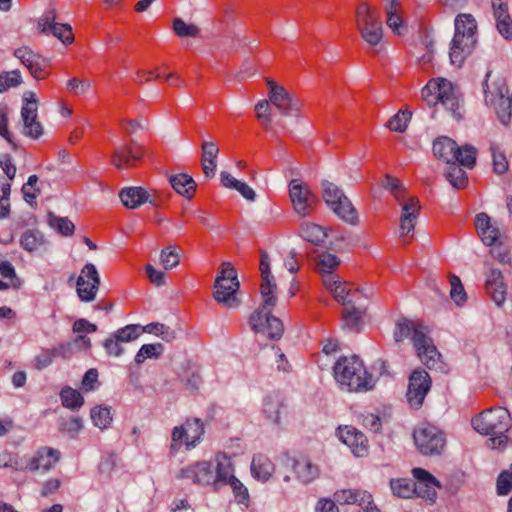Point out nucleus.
<instances>
[{
    "label": "nucleus",
    "mask_w": 512,
    "mask_h": 512,
    "mask_svg": "<svg viewBox=\"0 0 512 512\" xmlns=\"http://www.w3.org/2000/svg\"><path fill=\"white\" fill-rule=\"evenodd\" d=\"M143 156L142 151L133 149L128 145H122L116 148L111 156L112 165L121 170L132 168L136 161H139Z\"/></svg>",
    "instance_id": "24"
},
{
    "label": "nucleus",
    "mask_w": 512,
    "mask_h": 512,
    "mask_svg": "<svg viewBox=\"0 0 512 512\" xmlns=\"http://www.w3.org/2000/svg\"><path fill=\"white\" fill-rule=\"evenodd\" d=\"M431 389L430 375L423 369H416L409 378V386L406 394L410 406L419 408Z\"/></svg>",
    "instance_id": "13"
},
{
    "label": "nucleus",
    "mask_w": 512,
    "mask_h": 512,
    "mask_svg": "<svg viewBox=\"0 0 512 512\" xmlns=\"http://www.w3.org/2000/svg\"><path fill=\"white\" fill-rule=\"evenodd\" d=\"M492 0V7L496 19V27L505 39H512V19L508 14L507 4L502 0Z\"/></svg>",
    "instance_id": "25"
},
{
    "label": "nucleus",
    "mask_w": 512,
    "mask_h": 512,
    "mask_svg": "<svg viewBox=\"0 0 512 512\" xmlns=\"http://www.w3.org/2000/svg\"><path fill=\"white\" fill-rule=\"evenodd\" d=\"M490 151L493 158V170L496 174H504L509 167L506 155L500 150V148L492 143L490 145Z\"/></svg>",
    "instance_id": "52"
},
{
    "label": "nucleus",
    "mask_w": 512,
    "mask_h": 512,
    "mask_svg": "<svg viewBox=\"0 0 512 512\" xmlns=\"http://www.w3.org/2000/svg\"><path fill=\"white\" fill-rule=\"evenodd\" d=\"M220 181L224 187L237 190L246 200H255V191L248 184L234 178L230 173L222 171Z\"/></svg>",
    "instance_id": "34"
},
{
    "label": "nucleus",
    "mask_w": 512,
    "mask_h": 512,
    "mask_svg": "<svg viewBox=\"0 0 512 512\" xmlns=\"http://www.w3.org/2000/svg\"><path fill=\"white\" fill-rule=\"evenodd\" d=\"M511 105L512 100L510 97L501 98L500 101H496L493 104H489V106L494 108L498 119L505 126L509 125L511 121Z\"/></svg>",
    "instance_id": "48"
},
{
    "label": "nucleus",
    "mask_w": 512,
    "mask_h": 512,
    "mask_svg": "<svg viewBox=\"0 0 512 512\" xmlns=\"http://www.w3.org/2000/svg\"><path fill=\"white\" fill-rule=\"evenodd\" d=\"M471 423L478 433L493 436L488 440L492 448H500L507 444L508 437L505 433L511 427V416L507 409L490 408L474 417Z\"/></svg>",
    "instance_id": "6"
},
{
    "label": "nucleus",
    "mask_w": 512,
    "mask_h": 512,
    "mask_svg": "<svg viewBox=\"0 0 512 512\" xmlns=\"http://www.w3.org/2000/svg\"><path fill=\"white\" fill-rule=\"evenodd\" d=\"M262 305L254 311L249 318V325L255 332H261L271 339H280L284 326L282 321L274 316H271V311L277 303V296L272 305L265 304V298H262Z\"/></svg>",
    "instance_id": "10"
},
{
    "label": "nucleus",
    "mask_w": 512,
    "mask_h": 512,
    "mask_svg": "<svg viewBox=\"0 0 512 512\" xmlns=\"http://www.w3.org/2000/svg\"><path fill=\"white\" fill-rule=\"evenodd\" d=\"M50 225L63 236H71L75 226L67 217L50 216Z\"/></svg>",
    "instance_id": "56"
},
{
    "label": "nucleus",
    "mask_w": 512,
    "mask_h": 512,
    "mask_svg": "<svg viewBox=\"0 0 512 512\" xmlns=\"http://www.w3.org/2000/svg\"><path fill=\"white\" fill-rule=\"evenodd\" d=\"M339 439L346 444L353 454L363 457L368 452V440L366 436L352 426H345L338 430Z\"/></svg>",
    "instance_id": "19"
},
{
    "label": "nucleus",
    "mask_w": 512,
    "mask_h": 512,
    "mask_svg": "<svg viewBox=\"0 0 512 512\" xmlns=\"http://www.w3.org/2000/svg\"><path fill=\"white\" fill-rule=\"evenodd\" d=\"M450 286H451V289H450L451 299L457 305H461L462 303H464L467 299V295H466L464 287L461 283V280L458 276H456V275L450 276Z\"/></svg>",
    "instance_id": "55"
},
{
    "label": "nucleus",
    "mask_w": 512,
    "mask_h": 512,
    "mask_svg": "<svg viewBox=\"0 0 512 512\" xmlns=\"http://www.w3.org/2000/svg\"><path fill=\"white\" fill-rule=\"evenodd\" d=\"M38 30L44 34H52L65 45L71 44L74 40L71 26L56 22V11L54 9L47 11L40 17Z\"/></svg>",
    "instance_id": "15"
},
{
    "label": "nucleus",
    "mask_w": 512,
    "mask_h": 512,
    "mask_svg": "<svg viewBox=\"0 0 512 512\" xmlns=\"http://www.w3.org/2000/svg\"><path fill=\"white\" fill-rule=\"evenodd\" d=\"M454 28L449 57L452 65L460 67L476 46L478 27L472 14L460 13L455 17Z\"/></svg>",
    "instance_id": "5"
},
{
    "label": "nucleus",
    "mask_w": 512,
    "mask_h": 512,
    "mask_svg": "<svg viewBox=\"0 0 512 512\" xmlns=\"http://www.w3.org/2000/svg\"><path fill=\"white\" fill-rule=\"evenodd\" d=\"M169 183L171 184L175 192L188 199L192 198L197 187L194 179L190 175L185 173L171 175L169 177Z\"/></svg>",
    "instance_id": "31"
},
{
    "label": "nucleus",
    "mask_w": 512,
    "mask_h": 512,
    "mask_svg": "<svg viewBox=\"0 0 512 512\" xmlns=\"http://www.w3.org/2000/svg\"><path fill=\"white\" fill-rule=\"evenodd\" d=\"M421 206L416 197H410L402 204V213L400 217V236L412 232L418 218Z\"/></svg>",
    "instance_id": "23"
},
{
    "label": "nucleus",
    "mask_w": 512,
    "mask_h": 512,
    "mask_svg": "<svg viewBox=\"0 0 512 512\" xmlns=\"http://www.w3.org/2000/svg\"><path fill=\"white\" fill-rule=\"evenodd\" d=\"M38 100L34 92L24 95V104L21 108L23 121V134L27 137L38 139L43 134L42 124L37 120Z\"/></svg>",
    "instance_id": "12"
},
{
    "label": "nucleus",
    "mask_w": 512,
    "mask_h": 512,
    "mask_svg": "<svg viewBox=\"0 0 512 512\" xmlns=\"http://www.w3.org/2000/svg\"><path fill=\"white\" fill-rule=\"evenodd\" d=\"M476 157L477 149L470 144H465L461 147L458 146V151H456L454 162L460 166L471 169L476 163Z\"/></svg>",
    "instance_id": "37"
},
{
    "label": "nucleus",
    "mask_w": 512,
    "mask_h": 512,
    "mask_svg": "<svg viewBox=\"0 0 512 512\" xmlns=\"http://www.w3.org/2000/svg\"><path fill=\"white\" fill-rule=\"evenodd\" d=\"M186 432V448L191 449L196 446L204 433V426L200 419H187L183 425Z\"/></svg>",
    "instance_id": "36"
},
{
    "label": "nucleus",
    "mask_w": 512,
    "mask_h": 512,
    "mask_svg": "<svg viewBox=\"0 0 512 512\" xmlns=\"http://www.w3.org/2000/svg\"><path fill=\"white\" fill-rule=\"evenodd\" d=\"M413 438L418 450L423 455H440L445 447L443 433L431 425H421L416 428Z\"/></svg>",
    "instance_id": "11"
},
{
    "label": "nucleus",
    "mask_w": 512,
    "mask_h": 512,
    "mask_svg": "<svg viewBox=\"0 0 512 512\" xmlns=\"http://www.w3.org/2000/svg\"><path fill=\"white\" fill-rule=\"evenodd\" d=\"M365 310L361 307L352 306L345 308L342 313L343 328L359 331L361 325V317Z\"/></svg>",
    "instance_id": "39"
},
{
    "label": "nucleus",
    "mask_w": 512,
    "mask_h": 512,
    "mask_svg": "<svg viewBox=\"0 0 512 512\" xmlns=\"http://www.w3.org/2000/svg\"><path fill=\"white\" fill-rule=\"evenodd\" d=\"M274 472L273 463L264 455H255L251 463V473L254 478L266 482Z\"/></svg>",
    "instance_id": "33"
},
{
    "label": "nucleus",
    "mask_w": 512,
    "mask_h": 512,
    "mask_svg": "<svg viewBox=\"0 0 512 512\" xmlns=\"http://www.w3.org/2000/svg\"><path fill=\"white\" fill-rule=\"evenodd\" d=\"M91 419L93 424L100 428L106 429L112 422L110 408L106 406H96L91 410Z\"/></svg>",
    "instance_id": "47"
},
{
    "label": "nucleus",
    "mask_w": 512,
    "mask_h": 512,
    "mask_svg": "<svg viewBox=\"0 0 512 512\" xmlns=\"http://www.w3.org/2000/svg\"><path fill=\"white\" fill-rule=\"evenodd\" d=\"M142 334L141 325L138 324H130L123 328L118 329L114 336L120 341L122 344L131 342L137 339Z\"/></svg>",
    "instance_id": "53"
},
{
    "label": "nucleus",
    "mask_w": 512,
    "mask_h": 512,
    "mask_svg": "<svg viewBox=\"0 0 512 512\" xmlns=\"http://www.w3.org/2000/svg\"><path fill=\"white\" fill-rule=\"evenodd\" d=\"M239 288L236 269L229 262L223 263L214 282V299L226 308H236L241 302L237 294Z\"/></svg>",
    "instance_id": "8"
},
{
    "label": "nucleus",
    "mask_w": 512,
    "mask_h": 512,
    "mask_svg": "<svg viewBox=\"0 0 512 512\" xmlns=\"http://www.w3.org/2000/svg\"><path fill=\"white\" fill-rule=\"evenodd\" d=\"M381 184L384 189L390 191L395 200L399 203L406 195V188L403 186L401 181L398 178L391 176L390 174L384 175Z\"/></svg>",
    "instance_id": "44"
},
{
    "label": "nucleus",
    "mask_w": 512,
    "mask_h": 512,
    "mask_svg": "<svg viewBox=\"0 0 512 512\" xmlns=\"http://www.w3.org/2000/svg\"><path fill=\"white\" fill-rule=\"evenodd\" d=\"M215 473V490H218L221 485H226L234 476V466L231 459L225 453L217 454Z\"/></svg>",
    "instance_id": "27"
},
{
    "label": "nucleus",
    "mask_w": 512,
    "mask_h": 512,
    "mask_svg": "<svg viewBox=\"0 0 512 512\" xmlns=\"http://www.w3.org/2000/svg\"><path fill=\"white\" fill-rule=\"evenodd\" d=\"M411 116L412 113L408 110L399 111L388 120L386 126L391 131L403 133L407 129Z\"/></svg>",
    "instance_id": "49"
},
{
    "label": "nucleus",
    "mask_w": 512,
    "mask_h": 512,
    "mask_svg": "<svg viewBox=\"0 0 512 512\" xmlns=\"http://www.w3.org/2000/svg\"><path fill=\"white\" fill-rule=\"evenodd\" d=\"M378 21H380L379 17L367 3H362L358 6L356 10V24L358 30L363 29V27L371 26Z\"/></svg>",
    "instance_id": "40"
},
{
    "label": "nucleus",
    "mask_w": 512,
    "mask_h": 512,
    "mask_svg": "<svg viewBox=\"0 0 512 512\" xmlns=\"http://www.w3.org/2000/svg\"><path fill=\"white\" fill-rule=\"evenodd\" d=\"M227 484L231 486L235 499L238 503L245 504L249 501L248 490L239 479L232 477Z\"/></svg>",
    "instance_id": "57"
},
{
    "label": "nucleus",
    "mask_w": 512,
    "mask_h": 512,
    "mask_svg": "<svg viewBox=\"0 0 512 512\" xmlns=\"http://www.w3.org/2000/svg\"><path fill=\"white\" fill-rule=\"evenodd\" d=\"M371 494L365 490L342 489L334 493V500L340 505L358 504L363 506L369 501Z\"/></svg>",
    "instance_id": "29"
},
{
    "label": "nucleus",
    "mask_w": 512,
    "mask_h": 512,
    "mask_svg": "<svg viewBox=\"0 0 512 512\" xmlns=\"http://www.w3.org/2000/svg\"><path fill=\"white\" fill-rule=\"evenodd\" d=\"M364 41L370 46L378 45L383 38V27L381 20L371 26L359 30Z\"/></svg>",
    "instance_id": "43"
},
{
    "label": "nucleus",
    "mask_w": 512,
    "mask_h": 512,
    "mask_svg": "<svg viewBox=\"0 0 512 512\" xmlns=\"http://www.w3.org/2000/svg\"><path fill=\"white\" fill-rule=\"evenodd\" d=\"M321 188L326 205L343 221L355 225L358 221L357 211L342 189L328 180L321 182Z\"/></svg>",
    "instance_id": "9"
},
{
    "label": "nucleus",
    "mask_w": 512,
    "mask_h": 512,
    "mask_svg": "<svg viewBox=\"0 0 512 512\" xmlns=\"http://www.w3.org/2000/svg\"><path fill=\"white\" fill-rule=\"evenodd\" d=\"M293 469L296 477L304 484L313 482L320 475L319 467L306 458L296 460Z\"/></svg>",
    "instance_id": "30"
},
{
    "label": "nucleus",
    "mask_w": 512,
    "mask_h": 512,
    "mask_svg": "<svg viewBox=\"0 0 512 512\" xmlns=\"http://www.w3.org/2000/svg\"><path fill=\"white\" fill-rule=\"evenodd\" d=\"M123 344L118 341L114 334H111L103 342V347L106 353L110 356L120 357L124 353Z\"/></svg>",
    "instance_id": "59"
},
{
    "label": "nucleus",
    "mask_w": 512,
    "mask_h": 512,
    "mask_svg": "<svg viewBox=\"0 0 512 512\" xmlns=\"http://www.w3.org/2000/svg\"><path fill=\"white\" fill-rule=\"evenodd\" d=\"M285 406L282 399L277 395L267 396L263 403V414L275 425L280 424L281 414L284 412Z\"/></svg>",
    "instance_id": "32"
},
{
    "label": "nucleus",
    "mask_w": 512,
    "mask_h": 512,
    "mask_svg": "<svg viewBox=\"0 0 512 512\" xmlns=\"http://www.w3.org/2000/svg\"><path fill=\"white\" fill-rule=\"evenodd\" d=\"M178 479H191L196 484L215 487L214 466L208 461H199L182 468L176 475Z\"/></svg>",
    "instance_id": "16"
},
{
    "label": "nucleus",
    "mask_w": 512,
    "mask_h": 512,
    "mask_svg": "<svg viewBox=\"0 0 512 512\" xmlns=\"http://www.w3.org/2000/svg\"><path fill=\"white\" fill-rule=\"evenodd\" d=\"M421 96L430 106L440 103L457 121L464 116L463 99L459 87L445 78L429 80L422 88Z\"/></svg>",
    "instance_id": "4"
},
{
    "label": "nucleus",
    "mask_w": 512,
    "mask_h": 512,
    "mask_svg": "<svg viewBox=\"0 0 512 512\" xmlns=\"http://www.w3.org/2000/svg\"><path fill=\"white\" fill-rule=\"evenodd\" d=\"M289 195L295 212L301 217L307 216L314 199L308 186L298 179H293L289 183Z\"/></svg>",
    "instance_id": "17"
},
{
    "label": "nucleus",
    "mask_w": 512,
    "mask_h": 512,
    "mask_svg": "<svg viewBox=\"0 0 512 512\" xmlns=\"http://www.w3.org/2000/svg\"><path fill=\"white\" fill-rule=\"evenodd\" d=\"M0 274L4 278L11 279V281H12L11 285H12L13 288H15V289H19L20 288L21 281L16 276L15 269H14L13 265L9 261H2V262H0Z\"/></svg>",
    "instance_id": "61"
},
{
    "label": "nucleus",
    "mask_w": 512,
    "mask_h": 512,
    "mask_svg": "<svg viewBox=\"0 0 512 512\" xmlns=\"http://www.w3.org/2000/svg\"><path fill=\"white\" fill-rule=\"evenodd\" d=\"M14 56L29 70L31 75L37 79H44L48 72V62L45 58L36 54L29 47L23 46L14 51Z\"/></svg>",
    "instance_id": "18"
},
{
    "label": "nucleus",
    "mask_w": 512,
    "mask_h": 512,
    "mask_svg": "<svg viewBox=\"0 0 512 512\" xmlns=\"http://www.w3.org/2000/svg\"><path fill=\"white\" fill-rule=\"evenodd\" d=\"M63 406L75 410L80 408L84 403L83 396L75 389L66 387L60 393Z\"/></svg>",
    "instance_id": "46"
},
{
    "label": "nucleus",
    "mask_w": 512,
    "mask_h": 512,
    "mask_svg": "<svg viewBox=\"0 0 512 512\" xmlns=\"http://www.w3.org/2000/svg\"><path fill=\"white\" fill-rule=\"evenodd\" d=\"M512 490V472H502L497 479V493L499 495H508Z\"/></svg>",
    "instance_id": "62"
},
{
    "label": "nucleus",
    "mask_w": 512,
    "mask_h": 512,
    "mask_svg": "<svg viewBox=\"0 0 512 512\" xmlns=\"http://www.w3.org/2000/svg\"><path fill=\"white\" fill-rule=\"evenodd\" d=\"M22 83V76L19 70L0 73V93L10 88L17 87Z\"/></svg>",
    "instance_id": "51"
},
{
    "label": "nucleus",
    "mask_w": 512,
    "mask_h": 512,
    "mask_svg": "<svg viewBox=\"0 0 512 512\" xmlns=\"http://www.w3.org/2000/svg\"><path fill=\"white\" fill-rule=\"evenodd\" d=\"M300 235L308 242L315 245L322 244L328 236L327 229L315 224L304 223L301 225Z\"/></svg>",
    "instance_id": "35"
},
{
    "label": "nucleus",
    "mask_w": 512,
    "mask_h": 512,
    "mask_svg": "<svg viewBox=\"0 0 512 512\" xmlns=\"http://www.w3.org/2000/svg\"><path fill=\"white\" fill-rule=\"evenodd\" d=\"M430 330L427 326L414 321H399L394 331V339L401 342L405 338H410L421 362L429 369L440 372H446V364L442 360V355L437 350L432 338L429 336Z\"/></svg>",
    "instance_id": "1"
},
{
    "label": "nucleus",
    "mask_w": 512,
    "mask_h": 512,
    "mask_svg": "<svg viewBox=\"0 0 512 512\" xmlns=\"http://www.w3.org/2000/svg\"><path fill=\"white\" fill-rule=\"evenodd\" d=\"M266 83L269 87L268 99L260 100L255 105L256 117L266 130L272 129L274 107L281 116L287 117L293 112L300 110L301 104L289 91L274 80L267 78Z\"/></svg>",
    "instance_id": "3"
},
{
    "label": "nucleus",
    "mask_w": 512,
    "mask_h": 512,
    "mask_svg": "<svg viewBox=\"0 0 512 512\" xmlns=\"http://www.w3.org/2000/svg\"><path fill=\"white\" fill-rule=\"evenodd\" d=\"M20 244L28 252L39 250L44 244L45 239L39 231L27 230L23 233Z\"/></svg>",
    "instance_id": "41"
},
{
    "label": "nucleus",
    "mask_w": 512,
    "mask_h": 512,
    "mask_svg": "<svg viewBox=\"0 0 512 512\" xmlns=\"http://www.w3.org/2000/svg\"><path fill=\"white\" fill-rule=\"evenodd\" d=\"M456 151H458V144L449 137H440L433 143L434 155L447 164L454 162Z\"/></svg>",
    "instance_id": "28"
},
{
    "label": "nucleus",
    "mask_w": 512,
    "mask_h": 512,
    "mask_svg": "<svg viewBox=\"0 0 512 512\" xmlns=\"http://www.w3.org/2000/svg\"><path fill=\"white\" fill-rule=\"evenodd\" d=\"M2 196L0 199V219L6 218L10 214L9 196L11 193V184L4 182L1 186Z\"/></svg>",
    "instance_id": "60"
},
{
    "label": "nucleus",
    "mask_w": 512,
    "mask_h": 512,
    "mask_svg": "<svg viewBox=\"0 0 512 512\" xmlns=\"http://www.w3.org/2000/svg\"><path fill=\"white\" fill-rule=\"evenodd\" d=\"M180 262V254L175 246H169L160 253V263L164 269L169 270L178 266Z\"/></svg>",
    "instance_id": "54"
},
{
    "label": "nucleus",
    "mask_w": 512,
    "mask_h": 512,
    "mask_svg": "<svg viewBox=\"0 0 512 512\" xmlns=\"http://www.w3.org/2000/svg\"><path fill=\"white\" fill-rule=\"evenodd\" d=\"M490 76L491 71L487 72L483 82L485 102L487 105L493 104L496 101H500L501 98L509 97V89L505 81L502 78H497L496 80L489 83Z\"/></svg>",
    "instance_id": "26"
},
{
    "label": "nucleus",
    "mask_w": 512,
    "mask_h": 512,
    "mask_svg": "<svg viewBox=\"0 0 512 512\" xmlns=\"http://www.w3.org/2000/svg\"><path fill=\"white\" fill-rule=\"evenodd\" d=\"M91 87V83L78 78H71L67 82V89L75 95H82Z\"/></svg>",
    "instance_id": "64"
},
{
    "label": "nucleus",
    "mask_w": 512,
    "mask_h": 512,
    "mask_svg": "<svg viewBox=\"0 0 512 512\" xmlns=\"http://www.w3.org/2000/svg\"><path fill=\"white\" fill-rule=\"evenodd\" d=\"M173 31L178 37L181 38H197L200 36L201 33L200 28L196 24H188L181 18H175L173 20Z\"/></svg>",
    "instance_id": "45"
},
{
    "label": "nucleus",
    "mask_w": 512,
    "mask_h": 512,
    "mask_svg": "<svg viewBox=\"0 0 512 512\" xmlns=\"http://www.w3.org/2000/svg\"><path fill=\"white\" fill-rule=\"evenodd\" d=\"M119 197L123 205L129 209H137L147 202L152 206H157L155 198L142 187L123 188L119 193Z\"/></svg>",
    "instance_id": "21"
},
{
    "label": "nucleus",
    "mask_w": 512,
    "mask_h": 512,
    "mask_svg": "<svg viewBox=\"0 0 512 512\" xmlns=\"http://www.w3.org/2000/svg\"><path fill=\"white\" fill-rule=\"evenodd\" d=\"M333 371L340 389L347 392H368L376 385V378L356 355L341 356L334 364Z\"/></svg>",
    "instance_id": "2"
},
{
    "label": "nucleus",
    "mask_w": 512,
    "mask_h": 512,
    "mask_svg": "<svg viewBox=\"0 0 512 512\" xmlns=\"http://www.w3.org/2000/svg\"><path fill=\"white\" fill-rule=\"evenodd\" d=\"M416 482L410 479L391 480L390 486L393 494L400 498H410L414 494L434 501L436 498V488L440 487L439 481L428 471L422 468H414L412 470Z\"/></svg>",
    "instance_id": "7"
},
{
    "label": "nucleus",
    "mask_w": 512,
    "mask_h": 512,
    "mask_svg": "<svg viewBox=\"0 0 512 512\" xmlns=\"http://www.w3.org/2000/svg\"><path fill=\"white\" fill-rule=\"evenodd\" d=\"M60 453L53 448H41L35 452L33 456L28 458L29 471H43L46 472L58 462Z\"/></svg>",
    "instance_id": "22"
},
{
    "label": "nucleus",
    "mask_w": 512,
    "mask_h": 512,
    "mask_svg": "<svg viewBox=\"0 0 512 512\" xmlns=\"http://www.w3.org/2000/svg\"><path fill=\"white\" fill-rule=\"evenodd\" d=\"M398 0H391L389 5L386 8L387 20L386 24L389 28L393 30L398 35H402L404 33V26L402 25V18L398 14L399 9Z\"/></svg>",
    "instance_id": "38"
},
{
    "label": "nucleus",
    "mask_w": 512,
    "mask_h": 512,
    "mask_svg": "<svg viewBox=\"0 0 512 512\" xmlns=\"http://www.w3.org/2000/svg\"><path fill=\"white\" fill-rule=\"evenodd\" d=\"M339 264L340 260L337 256L330 253H324L320 255L318 270L320 273L332 272V270Z\"/></svg>",
    "instance_id": "58"
},
{
    "label": "nucleus",
    "mask_w": 512,
    "mask_h": 512,
    "mask_svg": "<svg viewBox=\"0 0 512 512\" xmlns=\"http://www.w3.org/2000/svg\"><path fill=\"white\" fill-rule=\"evenodd\" d=\"M260 271L262 277L261 296L265 298L266 305H272L275 300L277 285L270 271V257L266 251H261Z\"/></svg>",
    "instance_id": "20"
},
{
    "label": "nucleus",
    "mask_w": 512,
    "mask_h": 512,
    "mask_svg": "<svg viewBox=\"0 0 512 512\" xmlns=\"http://www.w3.org/2000/svg\"><path fill=\"white\" fill-rule=\"evenodd\" d=\"M331 292L334 298L343 305H350L355 303L350 293L346 291V286L341 282L336 285Z\"/></svg>",
    "instance_id": "63"
},
{
    "label": "nucleus",
    "mask_w": 512,
    "mask_h": 512,
    "mask_svg": "<svg viewBox=\"0 0 512 512\" xmlns=\"http://www.w3.org/2000/svg\"><path fill=\"white\" fill-rule=\"evenodd\" d=\"M77 294L84 302H91L96 298L100 286V276L94 264H86L77 279Z\"/></svg>",
    "instance_id": "14"
},
{
    "label": "nucleus",
    "mask_w": 512,
    "mask_h": 512,
    "mask_svg": "<svg viewBox=\"0 0 512 512\" xmlns=\"http://www.w3.org/2000/svg\"><path fill=\"white\" fill-rule=\"evenodd\" d=\"M448 165L446 172L447 180L454 188L463 189L468 183L466 172L455 162L449 163Z\"/></svg>",
    "instance_id": "42"
},
{
    "label": "nucleus",
    "mask_w": 512,
    "mask_h": 512,
    "mask_svg": "<svg viewBox=\"0 0 512 512\" xmlns=\"http://www.w3.org/2000/svg\"><path fill=\"white\" fill-rule=\"evenodd\" d=\"M163 352V345L161 343L144 344L135 356V362L142 364L148 358H159Z\"/></svg>",
    "instance_id": "50"
}]
</instances>
